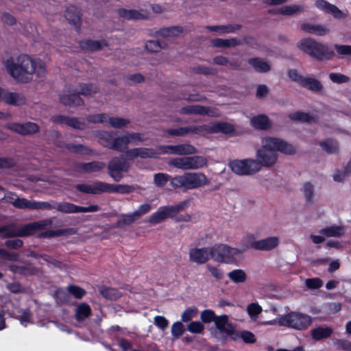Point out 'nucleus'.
I'll return each instance as SVG.
<instances>
[{"instance_id": "nucleus-1", "label": "nucleus", "mask_w": 351, "mask_h": 351, "mask_svg": "<svg viewBox=\"0 0 351 351\" xmlns=\"http://www.w3.org/2000/svg\"><path fill=\"white\" fill-rule=\"evenodd\" d=\"M6 71L16 81L29 82L41 78L46 75L45 62L39 58L27 54L16 58H8L4 62Z\"/></svg>"}, {"instance_id": "nucleus-2", "label": "nucleus", "mask_w": 351, "mask_h": 351, "mask_svg": "<svg viewBox=\"0 0 351 351\" xmlns=\"http://www.w3.org/2000/svg\"><path fill=\"white\" fill-rule=\"evenodd\" d=\"M278 152L293 154L295 152V149L282 138L269 135L261 137L259 147L256 151V158L263 167H273L278 160Z\"/></svg>"}, {"instance_id": "nucleus-3", "label": "nucleus", "mask_w": 351, "mask_h": 351, "mask_svg": "<svg viewBox=\"0 0 351 351\" xmlns=\"http://www.w3.org/2000/svg\"><path fill=\"white\" fill-rule=\"evenodd\" d=\"M145 139V135L139 132H125L116 138H112L110 134L104 132L101 134L99 142L105 147L121 150L130 144L134 145Z\"/></svg>"}, {"instance_id": "nucleus-4", "label": "nucleus", "mask_w": 351, "mask_h": 351, "mask_svg": "<svg viewBox=\"0 0 351 351\" xmlns=\"http://www.w3.org/2000/svg\"><path fill=\"white\" fill-rule=\"evenodd\" d=\"M312 317L306 314L294 311L280 316L276 319L265 322L266 324H278L280 326H287L295 330H304L312 324Z\"/></svg>"}, {"instance_id": "nucleus-5", "label": "nucleus", "mask_w": 351, "mask_h": 351, "mask_svg": "<svg viewBox=\"0 0 351 351\" xmlns=\"http://www.w3.org/2000/svg\"><path fill=\"white\" fill-rule=\"evenodd\" d=\"M213 260L225 264H236L241 258L243 250L219 243L213 246Z\"/></svg>"}, {"instance_id": "nucleus-6", "label": "nucleus", "mask_w": 351, "mask_h": 351, "mask_svg": "<svg viewBox=\"0 0 351 351\" xmlns=\"http://www.w3.org/2000/svg\"><path fill=\"white\" fill-rule=\"evenodd\" d=\"M228 167L237 175L251 176L258 172L263 166L256 158L234 160L228 163Z\"/></svg>"}, {"instance_id": "nucleus-7", "label": "nucleus", "mask_w": 351, "mask_h": 351, "mask_svg": "<svg viewBox=\"0 0 351 351\" xmlns=\"http://www.w3.org/2000/svg\"><path fill=\"white\" fill-rule=\"evenodd\" d=\"M168 164L182 170L198 169L207 165V160L201 156L180 157L170 160Z\"/></svg>"}, {"instance_id": "nucleus-8", "label": "nucleus", "mask_w": 351, "mask_h": 351, "mask_svg": "<svg viewBox=\"0 0 351 351\" xmlns=\"http://www.w3.org/2000/svg\"><path fill=\"white\" fill-rule=\"evenodd\" d=\"M213 246L191 247L189 251V259L192 263L203 265L207 263L210 258L213 259Z\"/></svg>"}, {"instance_id": "nucleus-9", "label": "nucleus", "mask_w": 351, "mask_h": 351, "mask_svg": "<svg viewBox=\"0 0 351 351\" xmlns=\"http://www.w3.org/2000/svg\"><path fill=\"white\" fill-rule=\"evenodd\" d=\"M89 121L93 123H102L113 128H123L126 126L130 121L120 117H110L106 114H95L90 117Z\"/></svg>"}, {"instance_id": "nucleus-10", "label": "nucleus", "mask_w": 351, "mask_h": 351, "mask_svg": "<svg viewBox=\"0 0 351 351\" xmlns=\"http://www.w3.org/2000/svg\"><path fill=\"white\" fill-rule=\"evenodd\" d=\"M129 168L128 164L121 158H113L108 165V173L116 182L122 178V173L127 171Z\"/></svg>"}, {"instance_id": "nucleus-11", "label": "nucleus", "mask_w": 351, "mask_h": 351, "mask_svg": "<svg viewBox=\"0 0 351 351\" xmlns=\"http://www.w3.org/2000/svg\"><path fill=\"white\" fill-rule=\"evenodd\" d=\"M8 199L12 204V205L19 208H29V209H43L49 207V204L47 202H32L24 198H19L14 195H12V197L8 196Z\"/></svg>"}, {"instance_id": "nucleus-12", "label": "nucleus", "mask_w": 351, "mask_h": 351, "mask_svg": "<svg viewBox=\"0 0 351 351\" xmlns=\"http://www.w3.org/2000/svg\"><path fill=\"white\" fill-rule=\"evenodd\" d=\"M344 232L343 228L340 226H332L322 229L321 234H311L309 236L311 241L315 244H320L325 241V237H339Z\"/></svg>"}, {"instance_id": "nucleus-13", "label": "nucleus", "mask_w": 351, "mask_h": 351, "mask_svg": "<svg viewBox=\"0 0 351 351\" xmlns=\"http://www.w3.org/2000/svg\"><path fill=\"white\" fill-rule=\"evenodd\" d=\"M156 152L152 148L138 147L128 149L125 157L127 160H134L138 157L141 158H156Z\"/></svg>"}, {"instance_id": "nucleus-14", "label": "nucleus", "mask_w": 351, "mask_h": 351, "mask_svg": "<svg viewBox=\"0 0 351 351\" xmlns=\"http://www.w3.org/2000/svg\"><path fill=\"white\" fill-rule=\"evenodd\" d=\"M188 184L189 189H197L209 184L207 177L201 172H188Z\"/></svg>"}, {"instance_id": "nucleus-15", "label": "nucleus", "mask_w": 351, "mask_h": 351, "mask_svg": "<svg viewBox=\"0 0 351 351\" xmlns=\"http://www.w3.org/2000/svg\"><path fill=\"white\" fill-rule=\"evenodd\" d=\"M185 113H191L201 115H208L211 117H217L219 115V111L214 107H204L198 105L190 106L182 109Z\"/></svg>"}, {"instance_id": "nucleus-16", "label": "nucleus", "mask_w": 351, "mask_h": 351, "mask_svg": "<svg viewBox=\"0 0 351 351\" xmlns=\"http://www.w3.org/2000/svg\"><path fill=\"white\" fill-rule=\"evenodd\" d=\"M335 56V53L328 46L317 43L314 51L311 56L312 58L319 61H326L332 59Z\"/></svg>"}, {"instance_id": "nucleus-17", "label": "nucleus", "mask_w": 351, "mask_h": 351, "mask_svg": "<svg viewBox=\"0 0 351 351\" xmlns=\"http://www.w3.org/2000/svg\"><path fill=\"white\" fill-rule=\"evenodd\" d=\"M172 217H173V215L169 206H160L149 216V222L152 224H158L167 218Z\"/></svg>"}, {"instance_id": "nucleus-18", "label": "nucleus", "mask_w": 351, "mask_h": 351, "mask_svg": "<svg viewBox=\"0 0 351 351\" xmlns=\"http://www.w3.org/2000/svg\"><path fill=\"white\" fill-rule=\"evenodd\" d=\"M7 128L23 135L30 134L38 131V126L36 123L31 122H28L25 124L16 123H9L7 125Z\"/></svg>"}, {"instance_id": "nucleus-19", "label": "nucleus", "mask_w": 351, "mask_h": 351, "mask_svg": "<svg viewBox=\"0 0 351 351\" xmlns=\"http://www.w3.org/2000/svg\"><path fill=\"white\" fill-rule=\"evenodd\" d=\"M300 29L305 33L316 36H324L329 33V29L324 25L311 23L301 24Z\"/></svg>"}, {"instance_id": "nucleus-20", "label": "nucleus", "mask_w": 351, "mask_h": 351, "mask_svg": "<svg viewBox=\"0 0 351 351\" xmlns=\"http://www.w3.org/2000/svg\"><path fill=\"white\" fill-rule=\"evenodd\" d=\"M118 13L121 17L126 20L145 19L149 16V13L145 10H127L119 9Z\"/></svg>"}, {"instance_id": "nucleus-21", "label": "nucleus", "mask_w": 351, "mask_h": 351, "mask_svg": "<svg viewBox=\"0 0 351 351\" xmlns=\"http://www.w3.org/2000/svg\"><path fill=\"white\" fill-rule=\"evenodd\" d=\"M108 187V184L101 182L89 184H82L77 185V189L79 191L84 193L94 194L106 192V191L109 189Z\"/></svg>"}, {"instance_id": "nucleus-22", "label": "nucleus", "mask_w": 351, "mask_h": 351, "mask_svg": "<svg viewBox=\"0 0 351 351\" xmlns=\"http://www.w3.org/2000/svg\"><path fill=\"white\" fill-rule=\"evenodd\" d=\"M216 328L223 333L232 336L234 335V328L228 322V317L226 315L217 317L214 319Z\"/></svg>"}, {"instance_id": "nucleus-23", "label": "nucleus", "mask_w": 351, "mask_h": 351, "mask_svg": "<svg viewBox=\"0 0 351 351\" xmlns=\"http://www.w3.org/2000/svg\"><path fill=\"white\" fill-rule=\"evenodd\" d=\"M250 125L255 129L267 130L271 126L269 118L265 114H258L253 117L250 120Z\"/></svg>"}, {"instance_id": "nucleus-24", "label": "nucleus", "mask_w": 351, "mask_h": 351, "mask_svg": "<svg viewBox=\"0 0 351 351\" xmlns=\"http://www.w3.org/2000/svg\"><path fill=\"white\" fill-rule=\"evenodd\" d=\"M46 223L45 221H38L27 224L19 230L15 235L19 237L31 235L34 234L38 230L43 229Z\"/></svg>"}, {"instance_id": "nucleus-25", "label": "nucleus", "mask_w": 351, "mask_h": 351, "mask_svg": "<svg viewBox=\"0 0 351 351\" xmlns=\"http://www.w3.org/2000/svg\"><path fill=\"white\" fill-rule=\"evenodd\" d=\"M60 101L63 104L69 106H79L82 104V100L78 94L71 90L65 91L61 95Z\"/></svg>"}, {"instance_id": "nucleus-26", "label": "nucleus", "mask_w": 351, "mask_h": 351, "mask_svg": "<svg viewBox=\"0 0 351 351\" xmlns=\"http://www.w3.org/2000/svg\"><path fill=\"white\" fill-rule=\"evenodd\" d=\"M182 32V29L178 26L163 27L156 32V36L158 38H170L180 36Z\"/></svg>"}, {"instance_id": "nucleus-27", "label": "nucleus", "mask_w": 351, "mask_h": 351, "mask_svg": "<svg viewBox=\"0 0 351 351\" xmlns=\"http://www.w3.org/2000/svg\"><path fill=\"white\" fill-rule=\"evenodd\" d=\"M317 42L311 38H304L297 43V47L311 57Z\"/></svg>"}, {"instance_id": "nucleus-28", "label": "nucleus", "mask_w": 351, "mask_h": 351, "mask_svg": "<svg viewBox=\"0 0 351 351\" xmlns=\"http://www.w3.org/2000/svg\"><path fill=\"white\" fill-rule=\"evenodd\" d=\"M228 279L234 284H243L247 282V274L241 269H234L227 274Z\"/></svg>"}, {"instance_id": "nucleus-29", "label": "nucleus", "mask_w": 351, "mask_h": 351, "mask_svg": "<svg viewBox=\"0 0 351 351\" xmlns=\"http://www.w3.org/2000/svg\"><path fill=\"white\" fill-rule=\"evenodd\" d=\"M279 244L278 237H270L264 239L258 240V250H271L277 247Z\"/></svg>"}, {"instance_id": "nucleus-30", "label": "nucleus", "mask_w": 351, "mask_h": 351, "mask_svg": "<svg viewBox=\"0 0 351 351\" xmlns=\"http://www.w3.org/2000/svg\"><path fill=\"white\" fill-rule=\"evenodd\" d=\"M304 11V6L302 4H291L281 7L278 12L285 16H293Z\"/></svg>"}, {"instance_id": "nucleus-31", "label": "nucleus", "mask_w": 351, "mask_h": 351, "mask_svg": "<svg viewBox=\"0 0 351 351\" xmlns=\"http://www.w3.org/2000/svg\"><path fill=\"white\" fill-rule=\"evenodd\" d=\"M248 62L253 69L257 72L265 73L271 69V64L261 58H252L250 59Z\"/></svg>"}, {"instance_id": "nucleus-32", "label": "nucleus", "mask_w": 351, "mask_h": 351, "mask_svg": "<svg viewBox=\"0 0 351 351\" xmlns=\"http://www.w3.org/2000/svg\"><path fill=\"white\" fill-rule=\"evenodd\" d=\"M258 241L254 234H247L245 235L241 240L240 247L239 249L243 250V253L250 248L257 250Z\"/></svg>"}, {"instance_id": "nucleus-33", "label": "nucleus", "mask_w": 351, "mask_h": 351, "mask_svg": "<svg viewBox=\"0 0 351 351\" xmlns=\"http://www.w3.org/2000/svg\"><path fill=\"white\" fill-rule=\"evenodd\" d=\"M332 329L330 327L319 326L313 328L311 331L312 338L315 341H319L326 339L331 335Z\"/></svg>"}, {"instance_id": "nucleus-34", "label": "nucleus", "mask_w": 351, "mask_h": 351, "mask_svg": "<svg viewBox=\"0 0 351 351\" xmlns=\"http://www.w3.org/2000/svg\"><path fill=\"white\" fill-rule=\"evenodd\" d=\"M170 184L174 189H189L188 184V173L174 176L170 180Z\"/></svg>"}, {"instance_id": "nucleus-35", "label": "nucleus", "mask_w": 351, "mask_h": 351, "mask_svg": "<svg viewBox=\"0 0 351 351\" xmlns=\"http://www.w3.org/2000/svg\"><path fill=\"white\" fill-rule=\"evenodd\" d=\"M213 46L222 48H230L239 44L238 39L232 38L229 39L216 38L211 41Z\"/></svg>"}, {"instance_id": "nucleus-36", "label": "nucleus", "mask_w": 351, "mask_h": 351, "mask_svg": "<svg viewBox=\"0 0 351 351\" xmlns=\"http://www.w3.org/2000/svg\"><path fill=\"white\" fill-rule=\"evenodd\" d=\"M203 128H197L195 126H190L186 128H181L177 130H171L169 133L172 135L184 136L189 133L201 134H203Z\"/></svg>"}, {"instance_id": "nucleus-37", "label": "nucleus", "mask_w": 351, "mask_h": 351, "mask_svg": "<svg viewBox=\"0 0 351 351\" xmlns=\"http://www.w3.org/2000/svg\"><path fill=\"white\" fill-rule=\"evenodd\" d=\"M301 86L313 92H320L323 88L319 81L312 77H304Z\"/></svg>"}, {"instance_id": "nucleus-38", "label": "nucleus", "mask_w": 351, "mask_h": 351, "mask_svg": "<svg viewBox=\"0 0 351 351\" xmlns=\"http://www.w3.org/2000/svg\"><path fill=\"white\" fill-rule=\"evenodd\" d=\"M4 101L10 104L20 106L25 103V99L21 94L7 92L4 96Z\"/></svg>"}, {"instance_id": "nucleus-39", "label": "nucleus", "mask_w": 351, "mask_h": 351, "mask_svg": "<svg viewBox=\"0 0 351 351\" xmlns=\"http://www.w3.org/2000/svg\"><path fill=\"white\" fill-rule=\"evenodd\" d=\"M234 131V127L232 124L224 122L216 123L210 128V132H221L223 133L230 134Z\"/></svg>"}, {"instance_id": "nucleus-40", "label": "nucleus", "mask_w": 351, "mask_h": 351, "mask_svg": "<svg viewBox=\"0 0 351 351\" xmlns=\"http://www.w3.org/2000/svg\"><path fill=\"white\" fill-rule=\"evenodd\" d=\"M206 29L215 32L217 35H223L225 34H228L233 32L235 29V27L232 25H213V26H208Z\"/></svg>"}, {"instance_id": "nucleus-41", "label": "nucleus", "mask_w": 351, "mask_h": 351, "mask_svg": "<svg viewBox=\"0 0 351 351\" xmlns=\"http://www.w3.org/2000/svg\"><path fill=\"white\" fill-rule=\"evenodd\" d=\"M198 310L195 306H191L186 308L181 315V321L182 322H189L197 316Z\"/></svg>"}, {"instance_id": "nucleus-42", "label": "nucleus", "mask_w": 351, "mask_h": 351, "mask_svg": "<svg viewBox=\"0 0 351 351\" xmlns=\"http://www.w3.org/2000/svg\"><path fill=\"white\" fill-rule=\"evenodd\" d=\"M55 121L65 123L73 128H83V123L78 119L74 118H68L64 117H59L54 119Z\"/></svg>"}, {"instance_id": "nucleus-43", "label": "nucleus", "mask_w": 351, "mask_h": 351, "mask_svg": "<svg viewBox=\"0 0 351 351\" xmlns=\"http://www.w3.org/2000/svg\"><path fill=\"white\" fill-rule=\"evenodd\" d=\"M108 189L106 192H118L121 193H130L134 191V187L129 185H117L114 186L108 184Z\"/></svg>"}, {"instance_id": "nucleus-44", "label": "nucleus", "mask_w": 351, "mask_h": 351, "mask_svg": "<svg viewBox=\"0 0 351 351\" xmlns=\"http://www.w3.org/2000/svg\"><path fill=\"white\" fill-rule=\"evenodd\" d=\"M90 313V308L86 304H80L76 310V318L78 321H82Z\"/></svg>"}, {"instance_id": "nucleus-45", "label": "nucleus", "mask_w": 351, "mask_h": 351, "mask_svg": "<svg viewBox=\"0 0 351 351\" xmlns=\"http://www.w3.org/2000/svg\"><path fill=\"white\" fill-rule=\"evenodd\" d=\"M196 152L195 148L189 144L176 145L177 155H189Z\"/></svg>"}, {"instance_id": "nucleus-46", "label": "nucleus", "mask_w": 351, "mask_h": 351, "mask_svg": "<svg viewBox=\"0 0 351 351\" xmlns=\"http://www.w3.org/2000/svg\"><path fill=\"white\" fill-rule=\"evenodd\" d=\"M99 292L104 298L110 300H115L120 297V293L112 288L103 287L100 289Z\"/></svg>"}, {"instance_id": "nucleus-47", "label": "nucleus", "mask_w": 351, "mask_h": 351, "mask_svg": "<svg viewBox=\"0 0 351 351\" xmlns=\"http://www.w3.org/2000/svg\"><path fill=\"white\" fill-rule=\"evenodd\" d=\"M169 176L163 173H158L154 175V183L158 187H163L169 181Z\"/></svg>"}, {"instance_id": "nucleus-48", "label": "nucleus", "mask_w": 351, "mask_h": 351, "mask_svg": "<svg viewBox=\"0 0 351 351\" xmlns=\"http://www.w3.org/2000/svg\"><path fill=\"white\" fill-rule=\"evenodd\" d=\"M247 311L252 320H256L257 316L262 312V307L256 304L252 303L248 305Z\"/></svg>"}, {"instance_id": "nucleus-49", "label": "nucleus", "mask_w": 351, "mask_h": 351, "mask_svg": "<svg viewBox=\"0 0 351 351\" xmlns=\"http://www.w3.org/2000/svg\"><path fill=\"white\" fill-rule=\"evenodd\" d=\"M20 323L23 326L26 327L28 324L32 323L31 314L25 310L18 311V314L16 315Z\"/></svg>"}, {"instance_id": "nucleus-50", "label": "nucleus", "mask_w": 351, "mask_h": 351, "mask_svg": "<svg viewBox=\"0 0 351 351\" xmlns=\"http://www.w3.org/2000/svg\"><path fill=\"white\" fill-rule=\"evenodd\" d=\"M328 14H331L333 18L337 20H343L348 16L347 12L339 9L336 5L333 4L332 6H330Z\"/></svg>"}, {"instance_id": "nucleus-51", "label": "nucleus", "mask_w": 351, "mask_h": 351, "mask_svg": "<svg viewBox=\"0 0 351 351\" xmlns=\"http://www.w3.org/2000/svg\"><path fill=\"white\" fill-rule=\"evenodd\" d=\"M324 150L328 153H335L338 150V144L332 140H326L320 143Z\"/></svg>"}, {"instance_id": "nucleus-52", "label": "nucleus", "mask_w": 351, "mask_h": 351, "mask_svg": "<svg viewBox=\"0 0 351 351\" xmlns=\"http://www.w3.org/2000/svg\"><path fill=\"white\" fill-rule=\"evenodd\" d=\"M171 332L173 339H177L183 335L184 326L181 322H176L171 326Z\"/></svg>"}, {"instance_id": "nucleus-53", "label": "nucleus", "mask_w": 351, "mask_h": 351, "mask_svg": "<svg viewBox=\"0 0 351 351\" xmlns=\"http://www.w3.org/2000/svg\"><path fill=\"white\" fill-rule=\"evenodd\" d=\"M56 209L60 212L65 213H75V210L76 209V205L69 203V202H62L59 203L56 206Z\"/></svg>"}, {"instance_id": "nucleus-54", "label": "nucleus", "mask_w": 351, "mask_h": 351, "mask_svg": "<svg viewBox=\"0 0 351 351\" xmlns=\"http://www.w3.org/2000/svg\"><path fill=\"white\" fill-rule=\"evenodd\" d=\"M288 76L290 80L301 85L304 77L297 69H292L288 71Z\"/></svg>"}, {"instance_id": "nucleus-55", "label": "nucleus", "mask_w": 351, "mask_h": 351, "mask_svg": "<svg viewBox=\"0 0 351 351\" xmlns=\"http://www.w3.org/2000/svg\"><path fill=\"white\" fill-rule=\"evenodd\" d=\"M238 337H241L245 343H254L255 341L254 334L249 331H243L239 334L234 333L232 337L233 339H237Z\"/></svg>"}, {"instance_id": "nucleus-56", "label": "nucleus", "mask_w": 351, "mask_h": 351, "mask_svg": "<svg viewBox=\"0 0 351 351\" xmlns=\"http://www.w3.org/2000/svg\"><path fill=\"white\" fill-rule=\"evenodd\" d=\"M105 164L101 162H93L84 165V169L87 172H95L102 169Z\"/></svg>"}, {"instance_id": "nucleus-57", "label": "nucleus", "mask_w": 351, "mask_h": 351, "mask_svg": "<svg viewBox=\"0 0 351 351\" xmlns=\"http://www.w3.org/2000/svg\"><path fill=\"white\" fill-rule=\"evenodd\" d=\"M138 219V218L137 216H136L134 212H133L131 213L123 215L119 221V223L121 226L129 225L134 222Z\"/></svg>"}, {"instance_id": "nucleus-58", "label": "nucleus", "mask_w": 351, "mask_h": 351, "mask_svg": "<svg viewBox=\"0 0 351 351\" xmlns=\"http://www.w3.org/2000/svg\"><path fill=\"white\" fill-rule=\"evenodd\" d=\"M189 206V200H184L178 204L169 206L173 217L178 213L182 211L184 209Z\"/></svg>"}, {"instance_id": "nucleus-59", "label": "nucleus", "mask_w": 351, "mask_h": 351, "mask_svg": "<svg viewBox=\"0 0 351 351\" xmlns=\"http://www.w3.org/2000/svg\"><path fill=\"white\" fill-rule=\"evenodd\" d=\"M204 328V325L198 321L191 322L187 325V330L191 333H201Z\"/></svg>"}, {"instance_id": "nucleus-60", "label": "nucleus", "mask_w": 351, "mask_h": 351, "mask_svg": "<svg viewBox=\"0 0 351 351\" xmlns=\"http://www.w3.org/2000/svg\"><path fill=\"white\" fill-rule=\"evenodd\" d=\"M145 49L152 53L159 52L162 49L160 43L156 40H148L145 43Z\"/></svg>"}, {"instance_id": "nucleus-61", "label": "nucleus", "mask_w": 351, "mask_h": 351, "mask_svg": "<svg viewBox=\"0 0 351 351\" xmlns=\"http://www.w3.org/2000/svg\"><path fill=\"white\" fill-rule=\"evenodd\" d=\"M334 49L339 55L351 56V45H335Z\"/></svg>"}, {"instance_id": "nucleus-62", "label": "nucleus", "mask_w": 351, "mask_h": 351, "mask_svg": "<svg viewBox=\"0 0 351 351\" xmlns=\"http://www.w3.org/2000/svg\"><path fill=\"white\" fill-rule=\"evenodd\" d=\"M206 269L209 271L210 275L217 280L221 279L223 276V272L221 269L212 265H207Z\"/></svg>"}, {"instance_id": "nucleus-63", "label": "nucleus", "mask_w": 351, "mask_h": 351, "mask_svg": "<svg viewBox=\"0 0 351 351\" xmlns=\"http://www.w3.org/2000/svg\"><path fill=\"white\" fill-rule=\"evenodd\" d=\"M154 324L158 328L165 330L168 327L169 321L163 316L157 315L154 318Z\"/></svg>"}, {"instance_id": "nucleus-64", "label": "nucleus", "mask_w": 351, "mask_h": 351, "mask_svg": "<svg viewBox=\"0 0 351 351\" xmlns=\"http://www.w3.org/2000/svg\"><path fill=\"white\" fill-rule=\"evenodd\" d=\"M217 317L215 315V313L211 310H204L201 313L200 318L201 320L204 323H210L211 322H214V319Z\"/></svg>"}]
</instances>
